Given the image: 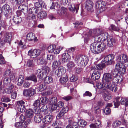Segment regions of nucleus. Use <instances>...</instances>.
Segmentation results:
<instances>
[{"label": "nucleus", "mask_w": 128, "mask_h": 128, "mask_svg": "<svg viewBox=\"0 0 128 128\" xmlns=\"http://www.w3.org/2000/svg\"><path fill=\"white\" fill-rule=\"evenodd\" d=\"M114 58V55L113 54H110L105 57L102 60L103 63L96 65L95 68L91 76L92 79L94 80L98 79L100 76V71L105 67V64H111Z\"/></svg>", "instance_id": "obj_1"}, {"label": "nucleus", "mask_w": 128, "mask_h": 128, "mask_svg": "<svg viewBox=\"0 0 128 128\" xmlns=\"http://www.w3.org/2000/svg\"><path fill=\"white\" fill-rule=\"evenodd\" d=\"M112 76L110 73L104 74L103 76V79L106 81L105 83H102L98 85V88H102L103 90L105 89V88H110L112 86L110 84L112 80Z\"/></svg>", "instance_id": "obj_2"}, {"label": "nucleus", "mask_w": 128, "mask_h": 128, "mask_svg": "<svg viewBox=\"0 0 128 128\" xmlns=\"http://www.w3.org/2000/svg\"><path fill=\"white\" fill-rule=\"evenodd\" d=\"M74 61L78 66L84 67L87 64L88 59L86 56L84 55H78L75 58Z\"/></svg>", "instance_id": "obj_3"}, {"label": "nucleus", "mask_w": 128, "mask_h": 128, "mask_svg": "<svg viewBox=\"0 0 128 128\" xmlns=\"http://www.w3.org/2000/svg\"><path fill=\"white\" fill-rule=\"evenodd\" d=\"M96 32L94 37L95 38V40L96 41L101 40L104 41H105L108 38V32H105L103 30L100 29L98 32Z\"/></svg>", "instance_id": "obj_4"}, {"label": "nucleus", "mask_w": 128, "mask_h": 128, "mask_svg": "<svg viewBox=\"0 0 128 128\" xmlns=\"http://www.w3.org/2000/svg\"><path fill=\"white\" fill-rule=\"evenodd\" d=\"M24 102L22 100L17 102L16 106L18 110L21 112H24L25 108L24 105Z\"/></svg>", "instance_id": "obj_5"}, {"label": "nucleus", "mask_w": 128, "mask_h": 128, "mask_svg": "<svg viewBox=\"0 0 128 128\" xmlns=\"http://www.w3.org/2000/svg\"><path fill=\"white\" fill-rule=\"evenodd\" d=\"M41 53V51L38 49H34L32 50H30L29 51L28 54L32 58H35L39 56Z\"/></svg>", "instance_id": "obj_6"}, {"label": "nucleus", "mask_w": 128, "mask_h": 128, "mask_svg": "<svg viewBox=\"0 0 128 128\" xmlns=\"http://www.w3.org/2000/svg\"><path fill=\"white\" fill-rule=\"evenodd\" d=\"M36 90L31 88L27 89L24 90L23 94L24 95L27 97H30L36 94Z\"/></svg>", "instance_id": "obj_7"}, {"label": "nucleus", "mask_w": 128, "mask_h": 128, "mask_svg": "<svg viewBox=\"0 0 128 128\" xmlns=\"http://www.w3.org/2000/svg\"><path fill=\"white\" fill-rule=\"evenodd\" d=\"M116 61L119 63H123L127 62H128L127 56L126 54H122L118 56L116 58Z\"/></svg>", "instance_id": "obj_8"}, {"label": "nucleus", "mask_w": 128, "mask_h": 128, "mask_svg": "<svg viewBox=\"0 0 128 128\" xmlns=\"http://www.w3.org/2000/svg\"><path fill=\"white\" fill-rule=\"evenodd\" d=\"M66 70L62 66L58 67V69L55 72V74L57 76L60 77L64 74L66 72Z\"/></svg>", "instance_id": "obj_9"}, {"label": "nucleus", "mask_w": 128, "mask_h": 128, "mask_svg": "<svg viewBox=\"0 0 128 128\" xmlns=\"http://www.w3.org/2000/svg\"><path fill=\"white\" fill-rule=\"evenodd\" d=\"M90 48L91 51L93 53L98 54L100 52L98 46V44L96 43H92L90 46Z\"/></svg>", "instance_id": "obj_10"}, {"label": "nucleus", "mask_w": 128, "mask_h": 128, "mask_svg": "<svg viewBox=\"0 0 128 128\" xmlns=\"http://www.w3.org/2000/svg\"><path fill=\"white\" fill-rule=\"evenodd\" d=\"M3 77H8L10 78V80H13L14 78V75L11 73L10 69L7 70L4 72Z\"/></svg>", "instance_id": "obj_11"}, {"label": "nucleus", "mask_w": 128, "mask_h": 128, "mask_svg": "<svg viewBox=\"0 0 128 128\" xmlns=\"http://www.w3.org/2000/svg\"><path fill=\"white\" fill-rule=\"evenodd\" d=\"M108 46L112 47L113 46L114 44L116 41V39L114 37H110L107 40Z\"/></svg>", "instance_id": "obj_12"}, {"label": "nucleus", "mask_w": 128, "mask_h": 128, "mask_svg": "<svg viewBox=\"0 0 128 128\" xmlns=\"http://www.w3.org/2000/svg\"><path fill=\"white\" fill-rule=\"evenodd\" d=\"M53 116L52 115L49 114L44 116L43 119V122L45 124L50 123L52 120Z\"/></svg>", "instance_id": "obj_13"}, {"label": "nucleus", "mask_w": 128, "mask_h": 128, "mask_svg": "<svg viewBox=\"0 0 128 128\" xmlns=\"http://www.w3.org/2000/svg\"><path fill=\"white\" fill-rule=\"evenodd\" d=\"M117 62L116 65L115 69L114 72L115 74L114 76H116V75L117 76L119 72L120 71L122 65H123V64H122V63H119L118 62Z\"/></svg>", "instance_id": "obj_14"}, {"label": "nucleus", "mask_w": 128, "mask_h": 128, "mask_svg": "<svg viewBox=\"0 0 128 128\" xmlns=\"http://www.w3.org/2000/svg\"><path fill=\"white\" fill-rule=\"evenodd\" d=\"M13 34L12 32L6 33L4 35V41L6 42H10L11 40Z\"/></svg>", "instance_id": "obj_15"}, {"label": "nucleus", "mask_w": 128, "mask_h": 128, "mask_svg": "<svg viewBox=\"0 0 128 128\" xmlns=\"http://www.w3.org/2000/svg\"><path fill=\"white\" fill-rule=\"evenodd\" d=\"M10 80V78L8 77H3L2 78V81L4 86H8L10 83V80Z\"/></svg>", "instance_id": "obj_16"}, {"label": "nucleus", "mask_w": 128, "mask_h": 128, "mask_svg": "<svg viewBox=\"0 0 128 128\" xmlns=\"http://www.w3.org/2000/svg\"><path fill=\"white\" fill-rule=\"evenodd\" d=\"M36 74L37 75L38 78L41 80H42L46 76H44V74L42 72L41 70L39 69L36 71Z\"/></svg>", "instance_id": "obj_17"}, {"label": "nucleus", "mask_w": 128, "mask_h": 128, "mask_svg": "<svg viewBox=\"0 0 128 128\" xmlns=\"http://www.w3.org/2000/svg\"><path fill=\"white\" fill-rule=\"evenodd\" d=\"M70 56L68 53L64 54L62 57V62H66L70 60Z\"/></svg>", "instance_id": "obj_18"}, {"label": "nucleus", "mask_w": 128, "mask_h": 128, "mask_svg": "<svg viewBox=\"0 0 128 128\" xmlns=\"http://www.w3.org/2000/svg\"><path fill=\"white\" fill-rule=\"evenodd\" d=\"M2 12L4 13V14L7 18H9L11 16V11L10 8H4Z\"/></svg>", "instance_id": "obj_19"}, {"label": "nucleus", "mask_w": 128, "mask_h": 128, "mask_svg": "<svg viewBox=\"0 0 128 128\" xmlns=\"http://www.w3.org/2000/svg\"><path fill=\"white\" fill-rule=\"evenodd\" d=\"M105 4L104 1H100L97 2L95 3V7L96 8H102L105 6Z\"/></svg>", "instance_id": "obj_20"}, {"label": "nucleus", "mask_w": 128, "mask_h": 128, "mask_svg": "<svg viewBox=\"0 0 128 128\" xmlns=\"http://www.w3.org/2000/svg\"><path fill=\"white\" fill-rule=\"evenodd\" d=\"M26 65L29 68H33L35 67V64L34 61L32 60H28L26 62Z\"/></svg>", "instance_id": "obj_21"}, {"label": "nucleus", "mask_w": 128, "mask_h": 128, "mask_svg": "<svg viewBox=\"0 0 128 128\" xmlns=\"http://www.w3.org/2000/svg\"><path fill=\"white\" fill-rule=\"evenodd\" d=\"M103 95V97L105 101H108L112 98L111 95L106 90L104 91Z\"/></svg>", "instance_id": "obj_22"}, {"label": "nucleus", "mask_w": 128, "mask_h": 128, "mask_svg": "<svg viewBox=\"0 0 128 128\" xmlns=\"http://www.w3.org/2000/svg\"><path fill=\"white\" fill-rule=\"evenodd\" d=\"M47 16V14L46 12L44 11L42 9H41V11L39 13H38V17L41 19H43Z\"/></svg>", "instance_id": "obj_23"}, {"label": "nucleus", "mask_w": 128, "mask_h": 128, "mask_svg": "<svg viewBox=\"0 0 128 128\" xmlns=\"http://www.w3.org/2000/svg\"><path fill=\"white\" fill-rule=\"evenodd\" d=\"M40 69L41 70L42 72L44 74V76H46L48 73L50 71V68L46 66H44L42 69Z\"/></svg>", "instance_id": "obj_24"}, {"label": "nucleus", "mask_w": 128, "mask_h": 128, "mask_svg": "<svg viewBox=\"0 0 128 128\" xmlns=\"http://www.w3.org/2000/svg\"><path fill=\"white\" fill-rule=\"evenodd\" d=\"M35 8H46V5L45 3L42 2H36L34 4Z\"/></svg>", "instance_id": "obj_25"}, {"label": "nucleus", "mask_w": 128, "mask_h": 128, "mask_svg": "<svg viewBox=\"0 0 128 128\" xmlns=\"http://www.w3.org/2000/svg\"><path fill=\"white\" fill-rule=\"evenodd\" d=\"M42 116L40 114H36L34 116V120L36 123H40L42 121Z\"/></svg>", "instance_id": "obj_26"}, {"label": "nucleus", "mask_w": 128, "mask_h": 128, "mask_svg": "<svg viewBox=\"0 0 128 128\" xmlns=\"http://www.w3.org/2000/svg\"><path fill=\"white\" fill-rule=\"evenodd\" d=\"M26 117L31 118L33 116L34 112L32 110H26Z\"/></svg>", "instance_id": "obj_27"}, {"label": "nucleus", "mask_w": 128, "mask_h": 128, "mask_svg": "<svg viewBox=\"0 0 128 128\" xmlns=\"http://www.w3.org/2000/svg\"><path fill=\"white\" fill-rule=\"evenodd\" d=\"M26 39L29 40H35L34 34L32 33H30L27 34L26 36Z\"/></svg>", "instance_id": "obj_28"}, {"label": "nucleus", "mask_w": 128, "mask_h": 128, "mask_svg": "<svg viewBox=\"0 0 128 128\" xmlns=\"http://www.w3.org/2000/svg\"><path fill=\"white\" fill-rule=\"evenodd\" d=\"M98 44V46L99 48L100 52L103 51L106 48V45L104 42H102L99 44Z\"/></svg>", "instance_id": "obj_29"}, {"label": "nucleus", "mask_w": 128, "mask_h": 128, "mask_svg": "<svg viewBox=\"0 0 128 128\" xmlns=\"http://www.w3.org/2000/svg\"><path fill=\"white\" fill-rule=\"evenodd\" d=\"M109 30L111 31L113 30L116 32H118L120 30L118 27H116L115 25L113 24L110 25L109 28Z\"/></svg>", "instance_id": "obj_30"}, {"label": "nucleus", "mask_w": 128, "mask_h": 128, "mask_svg": "<svg viewBox=\"0 0 128 128\" xmlns=\"http://www.w3.org/2000/svg\"><path fill=\"white\" fill-rule=\"evenodd\" d=\"M40 100L41 102V104L44 105H45L48 103V98L46 97H42L41 98Z\"/></svg>", "instance_id": "obj_31"}, {"label": "nucleus", "mask_w": 128, "mask_h": 128, "mask_svg": "<svg viewBox=\"0 0 128 128\" xmlns=\"http://www.w3.org/2000/svg\"><path fill=\"white\" fill-rule=\"evenodd\" d=\"M14 22L16 24H18L21 22L22 21V18L20 17L15 16L13 19Z\"/></svg>", "instance_id": "obj_32"}, {"label": "nucleus", "mask_w": 128, "mask_h": 128, "mask_svg": "<svg viewBox=\"0 0 128 128\" xmlns=\"http://www.w3.org/2000/svg\"><path fill=\"white\" fill-rule=\"evenodd\" d=\"M50 104L56 106L57 102V98L55 97H52L50 99Z\"/></svg>", "instance_id": "obj_33"}, {"label": "nucleus", "mask_w": 128, "mask_h": 128, "mask_svg": "<svg viewBox=\"0 0 128 128\" xmlns=\"http://www.w3.org/2000/svg\"><path fill=\"white\" fill-rule=\"evenodd\" d=\"M44 83L46 84L52 83L53 81V79L51 76H46L44 78Z\"/></svg>", "instance_id": "obj_34"}, {"label": "nucleus", "mask_w": 128, "mask_h": 128, "mask_svg": "<svg viewBox=\"0 0 128 128\" xmlns=\"http://www.w3.org/2000/svg\"><path fill=\"white\" fill-rule=\"evenodd\" d=\"M41 103L40 99H38L35 100L33 104V106L34 107V108L39 107L41 105Z\"/></svg>", "instance_id": "obj_35"}, {"label": "nucleus", "mask_w": 128, "mask_h": 128, "mask_svg": "<svg viewBox=\"0 0 128 128\" xmlns=\"http://www.w3.org/2000/svg\"><path fill=\"white\" fill-rule=\"evenodd\" d=\"M94 4L91 0L87 1L86 2V8H92Z\"/></svg>", "instance_id": "obj_36"}, {"label": "nucleus", "mask_w": 128, "mask_h": 128, "mask_svg": "<svg viewBox=\"0 0 128 128\" xmlns=\"http://www.w3.org/2000/svg\"><path fill=\"white\" fill-rule=\"evenodd\" d=\"M121 124V122L118 120L114 122L112 124V126L113 128H116L119 126Z\"/></svg>", "instance_id": "obj_37"}, {"label": "nucleus", "mask_w": 128, "mask_h": 128, "mask_svg": "<svg viewBox=\"0 0 128 128\" xmlns=\"http://www.w3.org/2000/svg\"><path fill=\"white\" fill-rule=\"evenodd\" d=\"M24 80V77L22 75L20 76L18 80V84L19 86H21L23 83Z\"/></svg>", "instance_id": "obj_38"}, {"label": "nucleus", "mask_w": 128, "mask_h": 128, "mask_svg": "<svg viewBox=\"0 0 128 128\" xmlns=\"http://www.w3.org/2000/svg\"><path fill=\"white\" fill-rule=\"evenodd\" d=\"M60 63L59 61H55L53 63L52 67L53 70H55L59 66Z\"/></svg>", "instance_id": "obj_39"}, {"label": "nucleus", "mask_w": 128, "mask_h": 128, "mask_svg": "<svg viewBox=\"0 0 128 128\" xmlns=\"http://www.w3.org/2000/svg\"><path fill=\"white\" fill-rule=\"evenodd\" d=\"M66 8H60L58 11V12L61 15H65L66 14Z\"/></svg>", "instance_id": "obj_40"}, {"label": "nucleus", "mask_w": 128, "mask_h": 128, "mask_svg": "<svg viewBox=\"0 0 128 128\" xmlns=\"http://www.w3.org/2000/svg\"><path fill=\"white\" fill-rule=\"evenodd\" d=\"M38 88L39 91L42 92L46 88V86L45 84H42L40 85Z\"/></svg>", "instance_id": "obj_41"}, {"label": "nucleus", "mask_w": 128, "mask_h": 128, "mask_svg": "<svg viewBox=\"0 0 128 128\" xmlns=\"http://www.w3.org/2000/svg\"><path fill=\"white\" fill-rule=\"evenodd\" d=\"M38 62L40 64H46L48 62L47 60H44L43 58H40L38 60Z\"/></svg>", "instance_id": "obj_42"}, {"label": "nucleus", "mask_w": 128, "mask_h": 128, "mask_svg": "<svg viewBox=\"0 0 128 128\" xmlns=\"http://www.w3.org/2000/svg\"><path fill=\"white\" fill-rule=\"evenodd\" d=\"M66 65L69 69H71L74 67L76 65L74 62L70 61Z\"/></svg>", "instance_id": "obj_43"}, {"label": "nucleus", "mask_w": 128, "mask_h": 128, "mask_svg": "<svg viewBox=\"0 0 128 128\" xmlns=\"http://www.w3.org/2000/svg\"><path fill=\"white\" fill-rule=\"evenodd\" d=\"M69 123L71 124H72V126H73V128H79V126L78 124L76 122H73V121L69 120Z\"/></svg>", "instance_id": "obj_44"}, {"label": "nucleus", "mask_w": 128, "mask_h": 128, "mask_svg": "<svg viewBox=\"0 0 128 128\" xmlns=\"http://www.w3.org/2000/svg\"><path fill=\"white\" fill-rule=\"evenodd\" d=\"M60 6L59 4V3L58 2H52V6L50 8H60Z\"/></svg>", "instance_id": "obj_45"}, {"label": "nucleus", "mask_w": 128, "mask_h": 128, "mask_svg": "<svg viewBox=\"0 0 128 128\" xmlns=\"http://www.w3.org/2000/svg\"><path fill=\"white\" fill-rule=\"evenodd\" d=\"M78 123L80 124V126L82 127H84L87 124L86 122L82 120H80L78 122Z\"/></svg>", "instance_id": "obj_46"}, {"label": "nucleus", "mask_w": 128, "mask_h": 128, "mask_svg": "<svg viewBox=\"0 0 128 128\" xmlns=\"http://www.w3.org/2000/svg\"><path fill=\"white\" fill-rule=\"evenodd\" d=\"M1 101L2 102H7L10 101L9 97L6 96H3L1 98Z\"/></svg>", "instance_id": "obj_47"}, {"label": "nucleus", "mask_w": 128, "mask_h": 128, "mask_svg": "<svg viewBox=\"0 0 128 128\" xmlns=\"http://www.w3.org/2000/svg\"><path fill=\"white\" fill-rule=\"evenodd\" d=\"M28 80H30L34 81V82H36L37 80L36 77L34 75H33L28 77L27 78Z\"/></svg>", "instance_id": "obj_48"}, {"label": "nucleus", "mask_w": 128, "mask_h": 128, "mask_svg": "<svg viewBox=\"0 0 128 128\" xmlns=\"http://www.w3.org/2000/svg\"><path fill=\"white\" fill-rule=\"evenodd\" d=\"M104 112L106 115L110 114L111 112V109L110 108L106 107L103 110Z\"/></svg>", "instance_id": "obj_49"}, {"label": "nucleus", "mask_w": 128, "mask_h": 128, "mask_svg": "<svg viewBox=\"0 0 128 128\" xmlns=\"http://www.w3.org/2000/svg\"><path fill=\"white\" fill-rule=\"evenodd\" d=\"M24 0H16V1L17 2V4H16L18 5L16 7H18V8H22V7H23L24 6V5H20V4L22 2L24 1Z\"/></svg>", "instance_id": "obj_50"}, {"label": "nucleus", "mask_w": 128, "mask_h": 128, "mask_svg": "<svg viewBox=\"0 0 128 128\" xmlns=\"http://www.w3.org/2000/svg\"><path fill=\"white\" fill-rule=\"evenodd\" d=\"M126 67L124 66L123 65H122L120 71L119 72L118 74H124L126 72Z\"/></svg>", "instance_id": "obj_51"}, {"label": "nucleus", "mask_w": 128, "mask_h": 128, "mask_svg": "<svg viewBox=\"0 0 128 128\" xmlns=\"http://www.w3.org/2000/svg\"><path fill=\"white\" fill-rule=\"evenodd\" d=\"M55 48V46L50 45L48 48V50L50 52L52 53L54 51V49Z\"/></svg>", "instance_id": "obj_52"}, {"label": "nucleus", "mask_w": 128, "mask_h": 128, "mask_svg": "<svg viewBox=\"0 0 128 128\" xmlns=\"http://www.w3.org/2000/svg\"><path fill=\"white\" fill-rule=\"evenodd\" d=\"M106 88L109 89L112 92L114 91L115 92L117 91L118 89L117 86L114 85H112V86L110 88H105V90H106Z\"/></svg>", "instance_id": "obj_53"}, {"label": "nucleus", "mask_w": 128, "mask_h": 128, "mask_svg": "<svg viewBox=\"0 0 128 128\" xmlns=\"http://www.w3.org/2000/svg\"><path fill=\"white\" fill-rule=\"evenodd\" d=\"M64 104L63 102L62 101H60L58 102L57 104H56V108L55 109H56L57 106L60 108H61L64 106Z\"/></svg>", "instance_id": "obj_54"}, {"label": "nucleus", "mask_w": 128, "mask_h": 128, "mask_svg": "<svg viewBox=\"0 0 128 128\" xmlns=\"http://www.w3.org/2000/svg\"><path fill=\"white\" fill-rule=\"evenodd\" d=\"M72 97L70 96H67L63 97L62 99L66 101H68L72 99Z\"/></svg>", "instance_id": "obj_55"}, {"label": "nucleus", "mask_w": 128, "mask_h": 128, "mask_svg": "<svg viewBox=\"0 0 128 128\" xmlns=\"http://www.w3.org/2000/svg\"><path fill=\"white\" fill-rule=\"evenodd\" d=\"M78 79L77 76L74 75H72L70 78V80L71 82H75Z\"/></svg>", "instance_id": "obj_56"}, {"label": "nucleus", "mask_w": 128, "mask_h": 128, "mask_svg": "<svg viewBox=\"0 0 128 128\" xmlns=\"http://www.w3.org/2000/svg\"><path fill=\"white\" fill-rule=\"evenodd\" d=\"M92 95V94L89 91H86L83 94V96L84 97L86 96L91 97Z\"/></svg>", "instance_id": "obj_57"}, {"label": "nucleus", "mask_w": 128, "mask_h": 128, "mask_svg": "<svg viewBox=\"0 0 128 128\" xmlns=\"http://www.w3.org/2000/svg\"><path fill=\"white\" fill-rule=\"evenodd\" d=\"M54 58L53 56L50 55H48L47 56V58L48 62L49 61L50 62H51L52 60H54Z\"/></svg>", "instance_id": "obj_58"}, {"label": "nucleus", "mask_w": 128, "mask_h": 128, "mask_svg": "<svg viewBox=\"0 0 128 128\" xmlns=\"http://www.w3.org/2000/svg\"><path fill=\"white\" fill-rule=\"evenodd\" d=\"M68 80V79L66 76L64 77H63L61 79L60 82L64 84L66 83Z\"/></svg>", "instance_id": "obj_59"}, {"label": "nucleus", "mask_w": 128, "mask_h": 128, "mask_svg": "<svg viewBox=\"0 0 128 128\" xmlns=\"http://www.w3.org/2000/svg\"><path fill=\"white\" fill-rule=\"evenodd\" d=\"M64 114L63 112L60 111L59 113L56 116V118L57 119H58L61 118L62 116L64 115Z\"/></svg>", "instance_id": "obj_60"}, {"label": "nucleus", "mask_w": 128, "mask_h": 128, "mask_svg": "<svg viewBox=\"0 0 128 128\" xmlns=\"http://www.w3.org/2000/svg\"><path fill=\"white\" fill-rule=\"evenodd\" d=\"M21 128H26L27 125V123L26 122H21Z\"/></svg>", "instance_id": "obj_61"}, {"label": "nucleus", "mask_w": 128, "mask_h": 128, "mask_svg": "<svg viewBox=\"0 0 128 128\" xmlns=\"http://www.w3.org/2000/svg\"><path fill=\"white\" fill-rule=\"evenodd\" d=\"M68 107L67 106H66L64 108H62L60 111L63 112V113L64 114L68 111Z\"/></svg>", "instance_id": "obj_62"}, {"label": "nucleus", "mask_w": 128, "mask_h": 128, "mask_svg": "<svg viewBox=\"0 0 128 128\" xmlns=\"http://www.w3.org/2000/svg\"><path fill=\"white\" fill-rule=\"evenodd\" d=\"M96 124L98 126V127H102V124H101V122L99 120H98L96 121Z\"/></svg>", "instance_id": "obj_63"}, {"label": "nucleus", "mask_w": 128, "mask_h": 128, "mask_svg": "<svg viewBox=\"0 0 128 128\" xmlns=\"http://www.w3.org/2000/svg\"><path fill=\"white\" fill-rule=\"evenodd\" d=\"M21 122H19L16 123L14 126L17 128H21Z\"/></svg>", "instance_id": "obj_64"}]
</instances>
